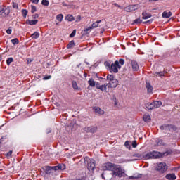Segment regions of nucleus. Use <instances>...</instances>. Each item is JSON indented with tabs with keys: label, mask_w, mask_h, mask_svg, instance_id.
<instances>
[{
	"label": "nucleus",
	"mask_w": 180,
	"mask_h": 180,
	"mask_svg": "<svg viewBox=\"0 0 180 180\" xmlns=\"http://www.w3.org/2000/svg\"><path fill=\"white\" fill-rule=\"evenodd\" d=\"M132 147H134V148H136V147H137V141H132Z\"/></svg>",
	"instance_id": "c03bdc74"
},
{
	"label": "nucleus",
	"mask_w": 180,
	"mask_h": 180,
	"mask_svg": "<svg viewBox=\"0 0 180 180\" xmlns=\"http://www.w3.org/2000/svg\"><path fill=\"white\" fill-rule=\"evenodd\" d=\"M11 155H12V150H10V151L7 153V157H11Z\"/></svg>",
	"instance_id": "6e6d98bb"
},
{
	"label": "nucleus",
	"mask_w": 180,
	"mask_h": 180,
	"mask_svg": "<svg viewBox=\"0 0 180 180\" xmlns=\"http://www.w3.org/2000/svg\"><path fill=\"white\" fill-rule=\"evenodd\" d=\"M75 46V43L74 42V41H71L69 44L67 46V47L68 49H71L72 47H74Z\"/></svg>",
	"instance_id": "c85d7f7f"
},
{
	"label": "nucleus",
	"mask_w": 180,
	"mask_h": 180,
	"mask_svg": "<svg viewBox=\"0 0 180 180\" xmlns=\"http://www.w3.org/2000/svg\"><path fill=\"white\" fill-rule=\"evenodd\" d=\"M11 43H13V44H18L19 43V40L18 39L15 38L11 40Z\"/></svg>",
	"instance_id": "f704fd0d"
},
{
	"label": "nucleus",
	"mask_w": 180,
	"mask_h": 180,
	"mask_svg": "<svg viewBox=\"0 0 180 180\" xmlns=\"http://www.w3.org/2000/svg\"><path fill=\"white\" fill-rule=\"evenodd\" d=\"M124 64V60L120 59V60H116L114 63L111 64L110 67V72H114L115 74H117L119 72V70L122 68V65Z\"/></svg>",
	"instance_id": "f03ea898"
},
{
	"label": "nucleus",
	"mask_w": 180,
	"mask_h": 180,
	"mask_svg": "<svg viewBox=\"0 0 180 180\" xmlns=\"http://www.w3.org/2000/svg\"><path fill=\"white\" fill-rule=\"evenodd\" d=\"M142 15L143 19H150V18H151V14L146 12H143Z\"/></svg>",
	"instance_id": "5701e85b"
},
{
	"label": "nucleus",
	"mask_w": 180,
	"mask_h": 180,
	"mask_svg": "<svg viewBox=\"0 0 180 180\" xmlns=\"http://www.w3.org/2000/svg\"><path fill=\"white\" fill-rule=\"evenodd\" d=\"M84 160L85 162L87 163V169H89V171H94V169H95V160L89 159V158H85Z\"/></svg>",
	"instance_id": "20e7f679"
},
{
	"label": "nucleus",
	"mask_w": 180,
	"mask_h": 180,
	"mask_svg": "<svg viewBox=\"0 0 180 180\" xmlns=\"http://www.w3.org/2000/svg\"><path fill=\"white\" fill-rule=\"evenodd\" d=\"M115 6H117V8H122V6H120L119 4H114Z\"/></svg>",
	"instance_id": "4d7b16f0"
},
{
	"label": "nucleus",
	"mask_w": 180,
	"mask_h": 180,
	"mask_svg": "<svg viewBox=\"0 0 180 180\" xmlns=\"http://www.w3.org/2000/svg\"><path fill=\"white\" fill-rule=\"evenodd\" d=\"M76 33H77V30H74L70 34V37H74Z\"/></svg>",
	"instance_id": "58836bf2"
},
{
	"label": "nucleus",
	"mask_w": 180,
	"mask_h": 180,
	"mask_svg": "<svg viewBox=\"0 0 180 180\" xmlns=\"http://www.w3.org/2000/svg\"><path fill=\"white\" fill-rule=\"evenodd\" d=\"M76 22L77 23L81 22V15H77V17L76 18Z\"/></svg>",
	"instance_id": "49530a36"
},
{
	"label": "nucleus",
	"mask_w": 180,
	"mask_h": 180,
	"mask_svg": "<svg viewBox=\"0 0 180 180\" xmlns=\"http://www.w3.org/2000/svg\"><path fill=\"white\" fill-rule=\"evenodd\" d=\"M155 169L158 171L160 174H164L168 169V166H167L166 163L159 162L155 165Z\"/></svg>",
	"instance_id": "7ed1b4c3"
},
{
	"label": "nucleus",
	"mask_w": 180,
	"mask_h": 180,
	"mask_svg": "<svg viewBox=\"0 0 180 180\" xmlns=\"http://www.w3.org/2000/svg\"><path fill=\"white\" fill-rule=\"evenodd\" d=\"M158 157V153L157 152H150L146 155L143 156L145 160H150L151 158H157Z\"/></svg>",
	"instance_id": "423d86ee"
},
{
	"label": "nucleus",
	"mask_w": 180,
	"mask_h": 180,
	"mask_svg": "<svg viewBox=\"0 0 180 180\" xmlns=\"http://www.w3.org/2000/svg\"><path fill=\"white\" fill-rule=\"evenodd\" d=\"M143 21L141 20V19H140V18H137V19H136L135 20H134V23H136V24H140V23H141Z\"/></svg>",
	"instance_id": "4c0bfd02"
},
{
	"label": "nucleus",
	"mask_w": 180,
	"mask_h": 180,
	"mask_svg": "<svg viewBox=\"0 0 180 180\" xmlns=\"http://www.w3.org/2000/svg\"><path fill=\"white\" fill-rule=\"evenodd\" d=\"M22 16L26 18V16H27V10L24 9L22 10Z\"/></svg>",
	"instance_id": "2f4dec72"
},
{
	"label": "nucleus",
	"mask_w": 180,
	"mask_h": 180,
	"mask_svg": "<svg viewBox=\"0 0 180 180\" xmlns=\"http://www.w3.org/2000/svg\"><path fill=\"white\" fill-rule=\"evenodd\" d=\"M31 37H32V39H39V37H40V34L35 32L31 35Z\"/></svg>",
	"instance_id": "393cba45"
},
{
	"label": "nucleus",
	"mask_w": 180,
	"mask_h": 180,
	"mask_svg": "<svg viewBox=\"0 0 180 180\" xmlns=\"http://www.w3.org/2000/svg\"><path fill=\"white\" fill-rule=\"evenodd\" d=\"M160 130H167V125H162L160 127Z\"/></svg>",
	"instance_id": "de8ad7c7"
},
{
	"label": "nucleus",
	"mask_w": 180,
	"mask_h": 180,
	"mask_svg": "<svg viewBox=\"0 0 180 180\" xmlns=\"http://www.w3.org/2000/svg\"><path fill=\"white\" fill-rule=\"evenodd\" d=\"M37 22H39V20H27L26 23L30 25L31 26H33L34 25H37Z\"/></svg>",
	"instance_id": "dca6fc26"
},
{
	"label": "nucleus",
	"mask_w": 180,
	"mask_h": 180,
	"mask_svg": "<svg viewBox=\"0 0 180 180\" xmlns=\"http://www.w3.org/2000/svg\"><path fill=\"white\" fill-rule=\"evenodd\" d=\"M146 86L148 94L153 93V87L151 86V84H150V83H146Z\"/></svg>",
	"instance_id": "6ab92c4d"
},
{
	"label": "nucleus",
	"mask_w": 180,
	"mask_h": 180,
	"mask_svg": "<svg viewBox=\"0 0 180 180\" xmlns=\"http://www.w3.org/2000/svg\"><path fill=\"white\" fill-rule=\"evenodd\" d=\"M102 22V20H98L96 22L93 23L91 27V29H95V27H98V25H99V23H101Z\"/></svg>",
	"instance_id": "a878e982"
},
{
	"label": "nucleus",
	"mask_w": 180,
	"mask_h": 180,
	"mask_svg": "<svg viewBox=\"0 0 180 180\" xmlns=\"http://www.w3.org/2000/svg\"><path fill=\"white\" fill-rule=\"evenodd\" d=\"M50 78H51V76L49 75V76H46V77H44L43 79H44V81H46L47 79H50Z\"/></svg>",
	"instance_id": "8fccbe9b"
},
{
	"label": "nucleus",
	"mask_w": 180,
	"mask_h": 180,
	"mask_svg": "<svg viewBox=\"0 0 180 180\" xmlns=\"http://www.w3.org/2000/svg\"><path fill=\"white\" fill-rule=\"evenodd\" d=\"M149 1H158V0H149Z\"/></svg>",
	"instance_id": "052dcab7"
},
{
	"label": "nucleus",
	"mask_w": 180,
	"mask_h": 180,
	"mask_svg": "<svg viewBox=\"0 0 180 180\" xmlns=\"http://www.w3.org/2000/svg\"><path fill=\"white\" fill-rule=\"evenodd\" d=\"M108 88H117V85H119V81L117 79H114L111 82L108 84Z\"/></svg>",
	"instance_id": "1a4fd4ad"
},
{
	"label": "nucleus",
	"mask_w": 180,
	"mask_h": 180,
	"mask_svg": "<svg viewBox=\"0 0 180 180\" xmlns=\"http://www.w3.org/2000/svg\"><path fill=\"white\" fill-rule=\"evenodd\" d=\"M108 86H109L108 84L101 85L99 84H96V88L97 89H100V91H106L108 89Z\"/></svg>",
	"instance_id": "9d476101"
},
{
	"label": "nucleus",
	"mask_w": 180,
	"mask_h": 180,
	"mask_svg": "<svg viewBox=\"0 0 180 180\" xmlns=\"http://www.w3.org/2000/svg\"><path fill=\"white\" fill-rule=\"evenodd\" d=\"M44 170H45L46 174H51V172H53L52 167H49V166L45 167Z\"/></svg>",
	"instance_id": "4be33fe9"
},
{
	"label": "nucleus",
	"mask_w": 180,
	"mask_h": 180,
	"mask_svg": "<svg viewBox=\"0 0 180 180\" xmlns=\"http://www.w3.org/2000/svg\"><path fill=\"white\" fill-rule=\"evenodd\" d=\"M88 84H89L90 86H95L96 82L94 81V79H91L89 82Z\"/></svg>",
	"instance_id": "c756f323"
},
{
	"label": "nucleus",
	"mask_w": 180,
	"mask_h": 180,
	"mask_svg": "<svg viewBox=\"0 0 180 180\" xmlns=\"http://www.w3.org/2000/svg\"><path fill=\"white\" fill-rule=\"evenodd\" d=\"M83 130L86 131V133H96L98 127H85Z\"/></svg>",
	"instance_id": "0eeeda50"
},
{
	"label": "nucleus",
	"mask_w": 180,
	"mask_h": 180,
	"mask_svg": "<svg viewBox=\"0 0 180 180\" xmlns=\"http://www.w3.org/2000/svg\"><path fill=\"white\" fill-rule=\"evenodd\" d=\"M166 130H168L169 131H175V130H176V128L174 125H167Z\"/></svg>",
	"instance_id": "a211bd4d"
},
{
	"label": "nucleus",
	"mask_w": 180,
	"mask_h": 180,
	"mask_svg": "<svg viewBox=\"0 0 180 180\" xmlns=\"http://www.w3.org/2000/svg\"><path fill=\"white\" fill-rule=\"evenodd\" d=\"M155 74L159 77H162V75H164V73L162 72H156Z\"/></svg>",
	"instance_id": "09e8293b"
},
{
	"label": "nucleus",
	"mask_w": 180,
	"mask_h": 180,
	"mask_svg": "<svg viewBox=\"0 0 180 180\" xmlns=\"http://www.w3.org/2000/svg\"><path fill=\"white\" fill-rule=\"evenodd\" d=\"M91 30H92V27H86L84 30V32H91Z\"/></svg>",
	"instance_id": "37998d69"
},
{
	"label": "nucleus",
	"mask_w": 180,
	"mask_h": 180,
	"mask_svg": "<svg viewBox=\"0 0 180 180\" xmlns=\"http://www.w3.org/2000/svg\"><path fill=\"white\" fill-rule=\"evenodd\" d=\"M133 157H136V158H141L143 155H141V153H135L133 155Z\"/></svg>",
	"instance_id": "c9c22d12"
},
{
	"label": "nucleus",
	"mask_w": 180,
	"mask_h": 180,
	"mask_svg": "<svg viewBox=\"0 0 180 180\" xmlns=\"http://www.w3.org/2000/svg\"><path fill=\"white\" fill-rule=\"evenodd\" d=\"M2 59L1 58V57H0V61Z\"/></svg>",
	"instance_id": "e2e57ef3"
},
{
	"label": "nucleus",
	"mask_w": 180,
	"mask_h": 180,
	"mask_svg": "<svg viewBox=\"0 0 180 180\" xmlns=\"http://www.w3.org/2000/svg\"><path fill=\"white\" fill-rule=\"evenodd\" d=\"M6 33H7L8 34H11V33H12V30H11V29H8V30H6Z\"/></svg>",
	"instance_id": "864d4df0"
},
{
	"label": "nucleus",
	"mask_w": 180,
	"mask_h": 180,
	"mask_svg": "<svg viewBox=\"0 0 180 180\" xmlns=\"http://www.w3.org/2000/svg\"><path fill=\"white\" fill-rule=\"evenodd\" d=\"M13 7L14 8V9H18V8H19V5L16 3H13Z\"/></svg>",
	"instance_id": "a18cd8bd"
},
{
	"label": "nucleus",
	"mask_w": 180,
	"mask_h": 180,
	"mask_svg": "<svg viewBox=\"0 0 180 180\" xmlns=\"http://www.w3.org/2000/svg\"><path fill=\"white\" fill-rule=\"evenodd\" d=\"M139 9V5H131L125 7V12H133L134 11H137Z\"/></svg>",
	"instance_id": "6e6552de"
},
{
	"label": "nucleus",
	"mask_w": 180,
	"mask_h": 180,
	"mask_svg": "<svg viewBox=\"0 0 180 180\" xmlns=\"http://www.w3.org/2000/svg\"><path fill=\"white\" fill-rule=\"evenodd\" d=\"M42 5H44L45 6H49V1L47 0H42L41 2Z\"/></svg>",
	"instance_id": "e433bc0d"
},
{
	"label": "nucleus",
	"mask_w": 180,
	"mask_h": 180,
	"mask_svg": "<svg viewBox=\"0 0 180 180\" xmlns=\"http://www.w3.org/2000/svg\"><path fill=\"white\" fill-rule=\"evenodd\" d=\"M151 22H152V20H149L146 21V23H150Z\"/></svg>",
	"instance_id": "13d9d810"
},
{
	"label": "nucleus",
	"mask_w": 180,
	"mask_h": 180,
	"mask_svg": "<svg viewBox=\"0 0 180 180\" xmlns=\"http://www.w3.org/2000/svg\"><path fill=\"white\" fill-rule=\"evenodd\" d=\"M39 1H40V0H31V2H32V4H39Z\"/></svg>",
	"instance_id": "3c124183"
},
{
	"label": "nucleus",
	"mask_w": 180,
	"mask_h": 180,
	"mask_svg": "<svg viewBox=\"0 0 180 180\" xmlns=\"http://www.w3.org/2000/svg\"><path fill=\"white\" fill-rule=\"evenodd\" d=\"M63 18H64V16L63 15V14H59L56 16V19H57V20H58V22H63Z\"/></svg>",
	"instance_id": "cd10ccee"
},
{
	"label": "nucleus",
	"mask_w": 180,
	"mask_h": 180,
	"mask_svg": "<svg viewBox=\"0 0 180 180\" xmlns=\"http://www.w3.org/2000/svg\"><path fill=\"white\" fill-rule=\"evenodd\" d=\"M172 13L171 11H164L162 14V18H171Z\"/></svg>",
	"instance_id": "2eb2a0df"
},
{
	"label": "nucleus",
	"mask_w": 180,
	"mask_h": 180,
	"mask_svg": "<svg viewBox=\"0 0 180 180\" xmlns=\"http://www.w3.org/2000/svg\"><path fill=\"white\" fill-rule=\"evenodd\" d=\"M105 67H109V68H110V64L109 63V62H105Z\"/></svg>",
	"instance_id": "5fc2aeb1"
},
{
	"label": "nucleus",
	"mask_w": 180,
	"mask_h": 180,
	"mask_svg": "<svg viewBox=\"0 0 180 180\" xmlns=\"http://www.w3.org/2000/svg\"><path fill=\"white\" fill-rule=\"evenodd\" d=\"M11 13V8L9 7L2 8L0 10V16L3 18H6L8 15Z\"/></svg>",
	"instance_id": "39448f33"
},
{
	"label": "nucleus",
	"mask_w": 180,
	"mask_h": 180,
	"mask_svg": "<svg viewBox=\"0 0 180 180\" xmlns=\"http://www.w3.org/2000/svg\"><path fill=\"white\" fill-rule=\"evenodd\" d=\"M156 143L157 146H164V141L162 140H158Z\"/></svg>",
	"instance_id": "72a5a7b5"
},
{
	"label": "nucleus",
	"mask_w": 180,
	"mask_h": 180,
	"mask_svg": "<svg viewBox=\"0 0 180 180\" xmlns=\"http://www.w3.org/2000/svg\"><path fill=\"white\" fill-rule=\"evenodd\" d=\"M125 147H127V148H130V142L129 141H127L124 143Z\"/></svg>",
	"instance_id": "a19ab883"
},
{
	"label": "nucleus",
	"mask_w": 180,
	"mask_h": 180,
	"mask_svg": "<svg viewBox=\"0 0 180 180\" xmlns=\"http://www.w3.org/2000/svg\"><path fill=\"white\" fill-rule=\"evenodd\" d=\"M32 18H33V19H37V18H39V14H34L32 15Z\"/></svg>",
	"instance_id": "603ef678"
},
{
	"label": "nucleus",
	"mask_w": 180,
	"mask_h": 180,
	"mask_svg": "<svg viewBox=\"0 0 180 180\" xmlns=\"http://www.w3.org/2000/svg\"><path fill=\"white\" fill-rule=\"evenodd\" d=\"M143 119L146 123H150V122H151V116H150V114L148 113L144 114Z\"/></svg>",
	"instance_id": "ddd939ff"
},
{
	"label": "nucleus",
	"mask_w": 180,
	"mask_h": 180,
	"mask_svg": "<svg viewBox=\"0 0 180 180\" xmlns=\"http://www.w3.org/2000/svg\"><path fill=\"white\" fill-rule=\"evenodd\" d=\"M84 76L86 77V74H85Z\"/></svg>",
	"instance_id": "0e129e2a"
},
{
	"label": "nucleus",
	"mask_w": 180,
	"mask_h": 180,
	"mask_svg": "<svg viewBox=\"0 0 180 180\" xmlns=\"http://www.w3.org/2000/svg\"><path fill=\"white\" fill-rule=\"evenodd\" d=\"M31 8H32V9H31L32 13H34V12H36V11H37L36 6H31Z\"/></svg>",
	"instance_id": "79ce46f5"
},
{
	"label": "nucleus",
	"mask_w": 180,
	"mask_h": 180,
	"mask_svg": "<svg viewBox=\"0 0 180 180\" xmlns=\"http://www.w3.org/2000/svg\"><path fill=\"white\" fill-rule=\"evenodd\" d=\"M95 113H97L98 115H105V111L99 107H95L94 108Z\"/></svg>",
	"instance_id": "4468645a"
},
{
	"label": "nucleus",
	"mask_w": 180,
	"mask_h": 180,
	"mask_svg": "<svg viewBox=\"0 0 180 180\" xmlns=\"http://www.w3.org/2000/svg\"><path fill=\"white\" fill-rule=\"evenodd\" d=\"M103 169L104 171H112L113 176H118L119 178H122L123 174H124V172L120 166L112 163L104 164Z\"/></svg>",
	"instance_id": "f257e3e1"
},
{
	"label": "nucleus",
	"mask_w": 180,
	"mask_h": 180,
	"mask_svg": "<svg viewBox=\"0 0 180 180\" xmlns=\"http://www.w3.org/2000/svg\"><path fill=\"white\" fill-rule=\"evenodd\" d=\"M162 105V102L161 101H155L153 102V106L155 109H157L158 108H160V106Z\"/></svg>",
	"instance_id": "aec40b11"
},
{
	"label": "nucleus",
	"mask_w": 180,
	"mask_h": 180,
	"mask_svg": "<svg viewBox=\"0 0 180 180\" xmlns=\"http://www.w3.org/2000/svg\"><path fill=\"white\" fill-rule=\"evenodd\" d=\"M72 88L75 90L78 89V84H77V82H72Z\"/></svg>",
	"instance_id": "7c9ffc66"
},
{
	"label": "nucleus",
	"mask_w": 180,
	"mask_h": 180,
	"mask_svg": "<svg viewBox=\"0 0 180 180\" xmlns=\"http://www.w3.org/2000/svg\"><path fill=\"white\" fill-rule=\"evenodd\" d=\"M66 20H68V22H72L74 20H75V18H74V16H72V15H68L65 17Z\"/></svg>",
	"instance_id": "b1692460"
},
{
	"label": "nucleus",
	"mask_w": 180,
	"mask_h": 180,
	"mask_svg": "<svg viewBox=\"0 0 180 180\" xmlns=\"http://www.w3.org/2000/svg\"><path fill=\"white\" fill-rule=\"evenodd\" d=\"M146 106L147 109H149V110L155 109L154 103H148L147 104H146Z\"/></svg>",
	"instance_id": "412c9836"
},
{
	"label": "nucleus",
	"mask_w": 180,
	"mask_h": 180,
	"mask_svg": "<svg viewBox=\"0 0 180 180\" xmlns=\"http://www.w3.org/2000/svg\"><path fill=\"white\" fill-rule=\"evenodd\" d=\"M7 65H10L11 63H13V58H9L6 60Z\"/></svg>",
	"instance_id": "473e14b6"
},
{
	"label": "nucleus",
	"mask_w": 180,
	"mask_h": 180,
	"mask_svg": "<svg viewBox=\"0 0 180 180\" xmlns=\"http://www.w3.org/2000/svg\"><path fill=\"white\" fill-rule=\"evenodd\" d=\"M131 65H132L133 71H139V69L140 68L139 66V63H137L134 60H132L131 61Z\"/></svg>",
	"instance_id": "f8f14e48"
},
{
	"label": "nucleus",
	"mask_w": 180,
	"mask_h": 180,
	"mask_svg": "<svg viewBox=\"0 0 180 180\" xmlns=\"http://www.w3.org/2000/svg\"><path fill=\"white\" fill-rule=\"evenodd\" d=\"M112 101L114 102L115 106H117V99L115 96H113Z\"/></svg>",
	"instance_id": "ea45409f"
},
{
	"label": "nucleus",
	"mask_w": 180,
	"mask_h": 180,
	"mask_svg": "<svg viewBox=\"0 0 180 180\" xmlns=\"http://www.w3.org/2000/svg\"><path fill=\"white\" fill-rule=\"evenodd\" d=\"M51 168H52V171H58V169H61L63 171L65 169V165L54 166V167H51Z\"/></svg>",
	"instance_id": "9b49d317"
},
{
	"label": "nucleus",
	"mask_w": 180,
	"mask_h": 180,
	"mask_svg": "<svg viewBox=\"0 0 180 180\" xmlns=\"http://www.w3.org/2000/svg\"><path fill=\"white\" fill-rule=\"evenodd\" d=\"M137 160V159H134V160H131V161H136Z\"/></svg>",
	"instance_id": "bf43d9fd"
},
{
	"label": "nucleus",
	"mask_w": 180,
	"mask_h": 180,
	"mask_svg": "<svg viewBox=\"0 0 180 180\" xmlns=\"http://www.w3.org/2000/svg\"><path fill=\"white\" fill-rule=\"evenodd\" d=\"M116 78H115V76L113 75H108L107 76V80L110 81V82H111L112 81H113L114 79H115Z\"/></svg>",
	"instance_id": "bb28decb"
},
{
	"label": "nucleus",
	"mask_w": 180,
	"mask_h": 180,
	"mask_svg": "<svg viewBox=\"0 0 180 180\" xmlns=\"http://www.w3.org/2000/svg\"><path fill=\"white\" fill-rule=\"evenodd\" d=\"M166 179L169 180H175L176 179V176H175V174H169L166 175Z\"/></svg>",
	"instance_id": "f3484780"
},
{
	"label": "nucleus",
	"mask_w": 180,
	"mask_h": 180,
	"mask_svg": "<svg viewBox=\"0 0 180 180\" xmlns=\"http://www.w3.org/2000/svg\"><path fill=\"white\" fill-rule=\"evenodd\" d=\"M29 63H30V60H27V64H29Z\"/></svg>",
	"instance_id": "680f3d73"
}]
</instances>
